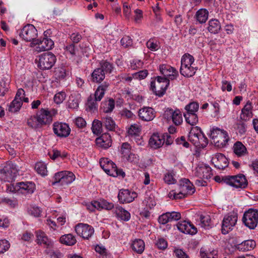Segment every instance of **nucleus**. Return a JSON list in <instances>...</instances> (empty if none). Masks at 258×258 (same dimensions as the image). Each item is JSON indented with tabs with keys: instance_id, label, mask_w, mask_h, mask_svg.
Listing matches in <instances>:
<instances>
[{
	"instance_id": "nucleus-62",
	"label": "nucleus",
	"mask_w": 258,
	"mask_h": 258,
	"mask_svg": "<svg viewBox=\"0 0 258 258\" xmlns=\"http://www.w3.org/2000/svg\"><path fill=\"white\" fill-rule=\"evenodd\" d=\"M133 41L129 36H124L120 40L121 45L124 47H127L132 45Z\"/></svg>"
},
{
	"instance_id": "nucleus-31",
	"label": "nucleus",
	"mask_w": 258,
	"mask_h": 258,
	"mask_svg": "<svg viewBox=\"0 0 258 258\" xmlns=\"http://www.w3.org/2000/svg\"><path fill=\"white\" fill-rule=\"evenodd\" d=\"M200 223L199 225L205 229H209L213 226L211 219L209 215H201L200 216Z\"/></svg>"
},
{
	"instance_id": "nucleus-60",
	"label": "nucleus",
	"mask_w": 258,
	"mask_h": 258,
	"mask_svg": "<svg viewBox=\"0 0 258 258\" xmlns=\"http://www.w3.org/2000/svg\"><path fill=\"white\" fill-rule=\"evenodd\" d=\"M66 50L67 53H69L72 56L76 55L78 51V49L74 43H71L66 46Z\"/></svg>"
},
{
	"instance_id": "nucleus-17",
	"label": "nucleus",
	"mask_w": 258,
	"mask_h": 258,
	"mask_svg": "<svg viewBox=\"0 0 258 258\" xmlns=\"http://www.w3.org/2000/svg\"><path fill=\"white\" fill-rule=\"evenodd\" d=\"M179 189V195H191L195 191L193 184L189 179L186 178H183L180 180Z\"/></svg>"
},
{
	"instance_id": "nucleus-3",
	"label": "nucleus",
	"mask_w": 258,
	"mask_h": 258,
	"mask_svg": "<svg viewBox=\"0 0 258 258\" xmlns=\"http://www.w3.org/2000/svg\"><path fill=\"white\" fill-rule=\"evenodd\" d=\"M169 85V80L165 77H157L156 80L151 82V89L159 97L163 96Z\"/></svg>"
},
{
	"instance_id": "nucleus-5",
	"label": "nucleus",
	"mask_w": 258,
	"mask_h": 258,
	"mask_svg": "<svg viewBox=\"0 0 258 258\" xmlns=\"http://www.w3.org/2000/svg\"><path fill=\"white\" fill-rule=\"evenodd\" d=\"M53 179L54 181L52 182L53 185L56 183H59L60 185H63L69 184L74 181L75 179V175L72 172L62 171L56 173L54 174Z\"/></svg>"
},
{
	"instance_id": "nucleus-25",
	"label": "nucleus",
	"mask_w": 258,
	"mask_h": 258,
	"mask_svg": "<svg viewBox=\"0 0 258 258\" xmlns=\"http://www.w3.org/2000/svg\"><path fill=\"white\" fill-rule=\"evenodd\" d=\"M164 144L162 136H160L158 133L153 134L149 141V145L151 148L157 149L161 147Z\"/></svg>"
},
{
	"instance_id": "nucleus-38",
	"label": "nucleus",
	"mask_w": 258,
	"mask_h": 258,
	"mask_svg": "<svg viewBox=\"0 0 258 258\" xmlns=\"http://www.w3.org/2000/svg\"><path fill=\"white\" fill-rule=\"evenodd\" d=\"M256 245L255 242L253 240H245L238 246V249L244 251L253 249Z\"/></svg>"
},
{
	"instance_id": "nucleus-54",
	"label": "nucleus",
	"mask_w": 258,
	"mask_h": 258,
	"mask_svg": "<svg viewBox=\"0 0 258 258\" xmlns=\"http://www.w3.org/2000/svg\"><path fill=\"white\" fill-rule=\"evenodd\" d=\"M199 108L198 103L196 102H191L186 105L185 109L187 113H195L198 111Z\"/></svg>"
},
{
	"instance_id": "nucleus-59",
	"label": "nucleus",
	"mask_w": 258,
	"mask_h": 258,
	"mask_svg": "<svg viewBox=\"0 0 258 258\" xmlns=\"http://www.w3.org/2000/svg\"><path fill=\"white\" fill-rule=\"evenodd\" d=\"M66 94L64 92L56 93L54 97V101L57 104H60L65 99Z\"/></svg>"
},
{
	"instance_id": "nucleus-12",
	"label": "nucleus",
	"mask_w": 258,
	"mask_h": 258,
	"mask_svg": "<svg viewBox=\"0 0 258 258\" xmlns=\"http://www.w3.org/2000/svg\"><path fill=\"white\" fill-rule=\"evenodd\" d=\"M31 44L37 45L36 50L41 52L51 49L54 45V42L51 39H47L45 38L37 39Z\"/></svg>"
},
{
	"instance_id": "nucleus-35",
	"label": "nucleus",
	"mask_w": 258,
	"mask_h": 258,
	"mask_svg": "<svg viewBox=\"0 0 258 258\" xmlns=\"http://www.w3.org/2000/svg\"><path fill=\"white\" fill-rule=\"evenodd\" d=\"M131 247L134 251L141 254L145 249V243L141 239H136L133 241Z\"/></svg>"
},
{
	"instance_id": "nucleus-50",
	"label": "nucleus",
	"mask_w": 258,
	"mask_h": 258,
	"mask_svg": "<svg viewBox=\"0 0 258 258\" xmlns=\"http://www.w3.org/2000/svg\"><path fill=\"white\" fill-rule=\"evenodd\" d=\"M100 65V67L99 68L104 72L105 75V74L111 73L113 68V65L106 60L101 61Z\"/></svg>"
},
{
	"instance_id": "nucleus-6",
	"label": "nucleus",
	"mask_w": 258,
	"mask_h": 258,
	"mask_svg": "<svg viewBox=\"0 0 258 258\" xmlns=\"http://www.w3.org/2000/svg\"><path fill=\"white\" fill-rule=\"evenodd\" d=\"M16 166L12 163H7L3 168L0 169L1 177L5 181L12 182L17 174Z\"/></svg>"
},
{
	"instance_id": "nucleus-44",
	"label": "nucleus",
	"mask_w": 258,
	"mask_h": 258,
	"mask_svg": "<svg viewBox=\"0 0 258 258\" xmlns=\"http://www.w3.org/2000/svg\"><path fill=\"white\" fill-rule=\"evenodd\" d=\"M186 122L191 125H195L198 122V117L195 113H184Z\"/></svg>"
},
{
	"instance_id": "nucleus-14",
	"label": "nucleus",
	"mask_w": 258,
	"mask_h": 258,
	"mask_svg": "<svg viewBox=\"0 0 258 258\" xmlns=\"http://www.w3.org/2000/svg\"><path fill=\"white\" fill-rule=\"evenodd\" d=\"M164 115L167 119H172L176 125H179L182 122V114L178 109L174 110L171 108H167L165 111Z\"/></svg>"
},
{
	"instance_id": "nucleus-39",
	"label": "nucleus",
	"mask_w": 258,
	"mask_h": 258,
	"mask_svg": "<svg viewBox=\"0 0 258 258\" xmlns=\"http://www.w3.org/2000/svg\"><path fill=\"white\" fill-rule=\"evenodd\" d=\"M209 16V12L205 9H201L198 10L196 14V18L197 20L200 23H205Z\"/></svg>"
},
{
	"instance_id": "nucleus-32",
	"label": "nucleus",
	"mask_w": 258,
	"mask_h": 258,
	"mask_svg": "<svg viewBox=\"0 0 258 258\" xmlns=\"http://www.w3.org/2000/svg\"><path fill=\"white\" fill-rule=\"evenodd\" d=\"M20 190L21 192H25L27 194H32L33 192L35 185L32 182H19Z\"/></svg>"
},
{
	"instance_id": "nucleus-16",
	"label": "nucleus",
	"mask_w": 258,
	"mask_h": 258,
	"mask_svg": "<svg viewBox=\"0 0 258 258\" xmlns=\"http://www.w3.org/2000/svg\"><path fill=\"white\" fill-rule=\"evenodd\" d=\"M137 197V195L135 192H131L128 189H120L118 194V201L121 204L131 203Z\"/></svg>"
},
{
	"instance_id": "nucleus-61",
	"label": "nucleus",
	"mask_w": 258,
	"mask_h": 258,
	"mask_svg": "<svg viewBox=\"0 0 258 258\" xmlns=\"http://www.w3.org/2000/svg\"><path fill=\"white\" fill-rule=\"evenodd\" d=\"M55 75L59 79H63L66 76V70L63 67L55 69Z\"/></svg>"
},
{
	"instance_id": "nucleus-7",
	"label": "nucleus",
	"mask_w": 258,
	"mask_h": 258,
	"mask_svg": "<svg viewBox=\"0 0 258 258\" xmlns=\"http://www.w3.org/2000/svg\"><path fill=\"white\" fill-rule=\"evenodd\" d=\"M37 30L32 24H27L22 29L20 36L27 42L33 43L37 37Z\"/></svg>"
},
{
	"instance_id": "nucleus-34",
	"label": "nucleus",
	"mask_w": 258,
	"mask_h": 258,
	"mask_svg": "<svg viewBox=\"0 0 258 258\" xmlns=\"http://www.w3.org/2000/svg\"><path fill=\"white\" fill-rule=\"evenodd\" d=\"M104 72L99 68L95 69L91 74L92 82L96 83H101L105 79Z\"/></svg>"
},
{
	"instance_id": "nucleus-4",
	"label": "nucleus",
	"mask_w": 258,
	"mask_h": 258,
	"mask_svg": "<svg viewBox=\"0 0 258 258\" xmlns=\"http://www.w3.org/2000/svg\"><path fill=\"white\" fill-rule=\"evenodd\" d=\"M242 222L250 229H254L258 224V210L249 209L244 213Z\"/></svg>"
},
{
	"instance_id": "nucleus-48",
	"label": "nucleus",
	"mask_w": 258,
	"mask_h": 258,
	"mask_svg": "<svg viewBox=\"0 0 258 258\" xmlns=\"http://www.w3.org/2000/svg\"><path fill=\"white\" fill-rule=\"evenodd\" d=\"M79 100L76 94H71L68 101V106L71 109H76L79 107Z\"/></svg>"
},
{
	"instance_id": "nucleus-22",
	"label": "nucleus",
	"mask_w": 258,
	"mask_h": 258,
	"mask_svg": "<svg viewBox=\"0 0 258 258\" xmlns=\"http://www.w3.org/2000/svg\"><path fill=\"white\" fill-rule=\"evenodd\" d=\"M96 145L102 149H107L112 145L111 136L108 134H103L96 139Z\"/></svg>"
},
{
	"instance_id": "nucleus-52",
	"label": "nucleus",
	"mask_w": 258,
	"mask_h": 258,
	"mask_svg": "<svg viewBox=\"0 0 258 258\" xmlns=\"http://www.w3.org/2000/svg\"><path fill=\"white\" fill-rule=\"evenodd\" d=\"M195 59L194 57L188 54H184L181 59V66L194 64Z\"/></svg>"
},
{
	"instance_id": "nucleus-42",
	"label": "nucleus",
	"mask_w": 258,
	"mask_h": 258,
	"mask_svg": "<svg viewBox=\"0 0 258 258\" xmlns=\"http://www.w3.org/2000/svg\"><path fill=\"white\" fill-rule=\"evenodd\" d=\"M103 124L102 121L95 119L92 122L91 130L94 134L99 135L103 132Z\"/></svg>"
},
{
	"instance_id": "nucleus-10",
	"label": "nucleus",
	"mask_w": 258,
	"mask_h": 258,
	"mask_svg": "<svg viewBox=\"0 0 258 258\" xmlns=\"http://www.w3.org/2000/svg\"><path fill=\"white\" fill-rule=\"evenodd\" d=\"M77 234L84 239H89L94 232V228L87 224L79 223L75 227Z\"/></svg>"
},
{
	"instance_id": "nucleus-23",
	"label": "nucleus",
	"mask_w": 258,
	"mask_h": 258,
	"mask_svg": "<svg viewBox=\"0 0 258 258\" xmlns=\"http://www.w3.org/2000/svg\"><path fill=\"white\" fill-rule=\"evenodd\" d=\"M108 165H109L108 169H106V173L108 175L113 177L118 176H125V173L122 170L118 169L115 164L110 159H109V164Z\"/></svg>"
},
{
	"instance_id": "nucleus-8",
	"label": "nucleus",
	"mask_w": 258,
	"mask_h": 258,
	"mask_svg": "<svg viewBox=\"0 0 258 258\" xmlns=\"http://www.w3.org/2000/svg\"><path fill=\"white\" fill-rule=\"evenodd\" d=\"M228 185L235 188H244L247 185V181L245 176L240 174L236 175H229L228 177L225 178Z\"/></svg>"
},
{
	"instance_id": "nucleus-36",
	"label": "nucleus",
	"mask_w": 258,
	"mask_h": 258,
	"mask_svg": "<svg viewBox=\"0 0 258 258\" xmlns=\"http://www.w3.org/2000/svg\"><path fill=\"white\" fill-rule=\"evenodd\" d=\"M208 30L211 33L217 34L221 29V24L217 19H211L209 21Z\"/></svg>"
},
{
	"instance_id": "nucleus-18",
	"label": "nucleus",
	"mask_w": 258,
	"mask_h": 258,
	"mask_svg": "<svg viewBox=\"0 0 258 258\" xmlns=\"http://www.w3.org/2000/svg\"><path fill=\"white\" fill-rule=\"evenodd\" d=\"M138 115L142 120L150 121L155 117V112L152 107H144L138 111Z\"/></svg>"
},
{
	"instance_id": "nucleus-19",
	"label": "nucleus",
	"mask_w": 258,
	"mask_h": 258,
	"mask_svg": "<svg viewBox=\"0 0 258 258\" xmlns=\"http://www.w3.org/2000/svg\"><path fill=\"white\" fill-rule=\"evenodd\" d=\"M36 115L41 127L50 124L52 121V117L50 112L46 109H41L38 111Z\"/></svg>"
},
{
	"instance_id": "nucleus-63",
	"label": "nucleus",
	"mask_w": 258,
	"mask_h": 258,
	"mask_svg": "<svg viewBox=\"0 0 258 258\" xmlns=\"http://www.w3.org/2000/svg\"><path fill=\"white\" fill-rule=\"evenodd\" d=\"M162 136L164 143H165L166 145H170L173 143L174 138L168 133H164Z\"/></svg>"
},
{
	"instance_id": "nucleus-55",
	"label": "nucleus",
	"mask_w": 258,
	"mask_h": 258,
	"mask_svg": "<svg viewBox=\"0 0 258 258\" xmlns=\"http://www.w3.org/2000/svg\"><path fill=\"white\" fill-rule=\"evenodd\" d=\"M208 144V140L201 131V134L200 135V137L199 138L198 145H197V147L204 148L207 146Z\"/></svg>"
},
{
	"instance_id": "nucleus-45",
	"label": "nucleus",
	"mask_w": 258,
	"mask_h": 258,
	"mask_svg": "<svg viewBox=\"0 0 258 258\" xmlns=\"http://www.w3.org/2000/svg\"><path fill=\"white\" fill-rule=\"evenodd\" d=\"M22 104V101H19L14 99L8 105V111L12 113L17 112L20 110Z\"/></svg>"
},
{
	"instance_id": "nucleus-13",
	"label": "nucleus",
	"mask_w": 258,
	"mask_h": 258,
	"mask_svg": "<svg viewBox=\"0 0 258 258\" xmlns=\"http://www.w3.org/2000/svg\"><path fill=\"white\" fill-rule=\"evenodd\" d=\"M195 175L201 179H209L213 175L212 170L209 166L200 163L196 168Z\"/></svg>"
},
{
	"instance_id": "nucleus-57",
	"label": "nucleus",
	"mask_w": 258,
	"mask_h": 258,
	"mask_svg": "<svg viewBox=\"0 0 258 258\" xmlns=\"http://www.w3.org/2000/svg\"><path fill=\"white\" fill-rule=\"evenodd\" d=\"M10 247L9 242L7 240H0V253H2L8 250Z\"/></svg>"
},
{
	"instance_id": "nucleus-28",
	"label": "nucleus",
	"mask_w": 258,
	"mask_h": 258,
	"mask_svg": "<svg viewBox=\"0 0 258 258\" xmlns=\"http://www.w3.org/2000/svg\"><path fill=\"white\" fill-rule=\"evenodd\" d=\"M91 206L98 210L105 209L110 210L114 208L112 203L108 202L104 200H100L99 201H94L92 202Z\"/></svg>"
},
{
	"instance_id": "nucleus-58",
	"label": "nucleus",
	"mask_w": 258,
	"mask_h": 258,
	"mask_svg": "<svg viewBox=\"0 0 258 258\" xmlns=\"http://www.w3.org/2000/svg\"><path fill=\"white\" fill-rule=\"evenodd\" d=\"M140 128L139 125L136 124L132 125L128 130V134L131 136H136L140 132Z\"/></svg>"
},
{
	"instance_id": "nucleus-37",
	"label": "nucleus",
	"mask_w": 258,
	"mask_h": 258,
	"mask_svg": "<svg viewBox=\"0 0 258 258\" xmlns=\"http://www.w3.org/2000/svg\"><path fill=\"white\" fill-rule=\"evenodd\" d=\"M98 101L96 100L92 95H90L88 98L87 102L86 104V110L90 112H95L97 110Z\"/></svg>"
},
{
	"instance_id": "nucleus-49",
	"label": "nucleus",
	"mask_w": 258,
	"mask_h": 258,
	"mask_svg": "<svg viewBox=\"0 0 258 258\" xmlns=\"http://www.w3.org/2000/svg\"><path fill=\"white\" fill-rule=\"evenodd\" d=\"M114 106V100L112 98H110L108 101L104 103L103 106L101 108L103 112L109 113L113 110Z\"/></svg>"
},
{
	"instance_id": "nucleus-9",
	"label": "nucleus",
	"mask_w": 258,
	"mask_h": 258,
	"mask_svg": "<svg viewBox=\"0 0 258 258\" xmlns=\"http://www.w3.org/2000/svg\"><path fill=\"white\" fill-rule=\"evenodd\" d=\"M237 221V216L236 214H228L225 216L223 220L221 231L223 234H227L232 229Z\"/></svg>"
},
{
	"instance_id": "nucleus-2",
	"label": "nucleus",
	"mask_w": 258,
	"mask_h": 258,
	"mask_svg": "<svg viewBox=\"0 0 258 258\" xmlns=\"http://www.w3.org/2000/svg\"><path fill=\"white\" fill-rule=\"evenodd\" d=\"M56 61L55 55L51 52L43 53L36 59L37 67L42 70L50 69L54 65Z\"/></svg>"
},
{
	"instance_id": "nucleus-56",
	"label": "nucleus",
	"mask_w": 258,
	"mask_h": 258,
	"mask_svg": "<svg viewBox=\"0 0 258 258\" xmlns=\"http://www.w3.org/2000/svg\"><path fill=\"white\" fill-rule=\"evenodd\" d=\"M173 253L176 258H190L189 255L181 248H175Z\"/></svg>"
},
{
	"instance_id": "nucleus-20",
	"label": "nucleus",
	"mask_w": 258,
	"mask_h": 258,
	"mask_svg": "<svg viewBox=\"0 0 258 258\" xmlns=\"http://www.w3.org/2000/svg\"><path fill=\"white\" fill-rule=\"evenodd\" d=\"M211 161L214 166L219 169H223L228 165V159L222 153L216 154L212 158Z\"/></svg>"
},
{
	"instance_id": "nucleus-53",
	"label": "nucleus",
	"mask_w": 258,
	"mask_h": 258,
	"mask_svg": "<svg viewBox=\"0 0 258 258\" xmlns=\"http://www.w3.org/2000/svg\"><path fill=\"white\" fill-rule=\"evenodd\" d=\"M35 169L37 173L42 176H45L47 173L46 165L42 162H38L35 164Z\"/></svg>"
},
{
	"instance_id": "nucleus-24",
	"label": "nucleus",
	"mask_w": 258,
	"mask_h": 258,
	"mask_svg": "<svg viewBox=\"0 0 258 258\" xmlns=\"http://www.w3.org/2000/svg\"><path fill=\"white\" fill-rule=\"evenodd\" d=\"M253 116L252 106L250 101H248L241 110L240 119L244 121L249 120Z\"/></svg>"
},
{
	"instance_id": "nucleus-51",
	"label": "nucleus",
	"mask_w": 258,
	"mask_h": 258,
	"mask_svg": "<svg viewBox=\"0 0 258 258\" xmlns=\"http://www.w3.org/2000/svg\"><path fill=\"white\" fill-rule=\"evenodd\" d=\"M240 119L234 125V129L238 132V133L242 135H244L246 131V126L245 123Z\"/></svg>"
},
{
	"instance_id": "nucleus-26",
	"label": "nucleus",
	"mask_w": 258,
	"mask_h": 258,
	"mask_svg": "<svg viewBox=\"0 0 258 258\" xmlns=\"http://www.w3.org/2000/svg\"><path fill=\"white\" fill-rule=\"evenodd\" d=\"M36 241L38 244L43 245L44 247L47 248L51 246L52 244L45 233L40 230L36 232Z\"/></svg>"
},
{
	"instance_id": "nucleus-43",
	"label": "nucleus",
	"mask_w": 258,
	"mask_h": 258,
	"mask_svg": "<svg viewBox=\"0 0 258 258\" xmlns=\"http://www.w3.org/2000/svg\"><path fill=\"white\" fill-rule=\"evenodd\" d=\"M103 126L108 131H113L115 127V123L111 117H103L102 119Z\"/></svg>"
},
{
	"instance_id": "nucleus-40",
	"label": "nucleus",
	"mask_w": 258,
	"mask_h": 258,
	"mask_svg": "<svg viewBox=\"0 0 258 258\" xmlns=\"http://www.w3.org/2000/svg\"><path fill=\"white\" fill-rule=\"evenodd\" d=\"M59 241L61 243L67 245H73L77 242L75 237L71 234L61 236L60 237Z\"/></svg>"
},
{
	"instance_id": "nucleus-11",
	"label": "nucleus",
	"mask_w": 258,
	"mask_h": 258,
	"mask_svg": "<svg viewBox=\"0 0 258 258\" xmlns=\"http://www.w3.org/2000/svg\"><path fill=\"white\" fill-rule=\"evenodd\" d=\"M53 131L57 137L66 138L69 136L71 128L66 123L55 122L53 124Z\"/></svg>"
},
{
	"instance_id": "nucleus-41",
	"label": "nucleus",
	"mask_w": 258,
	"mask_h": 258,
	"mask_svg": "<svg viewBox=\"0 0 258 258\" xmlns=\"http://www.w3.org/2000/svg\"><path fill=\"white\" fill-rule=\"evenodd\" d=\"M164 181L168 184H172L176 183V172L173 170L168 171L163 177Z\"/></svg>"
},
{
	"instance_id": "nucleus-46",
	"label": "nucleus",
	"mask_w": 258,
	"mask_h": 258,
	"mask_svg": "<svg viewBox=\"0 0 258 258\" xmlns=\"http://www.w3.org/2000/svg\"><path fill=\"white\" fill-rule=\"evenodd\" d=\"M200 256L201 258H218L216 250H206L203 248L200 250Z\"/></svg>"
},
{
	"instance_id": "nucleus-1",
	"label": "nucleus",
	"mask_w": 258,
	"mask_h": 258,
	"mask_svg": "<svg viewBox=\"0 0 258 258\" xmlns=\"http://www.w3.org/2000/svg\"><path fill=\"white\" fill-rule=\"evenodd\" d=\"M210 137L215 145L219 148L224 147L229 141L227 132L218 127L213 128L211 131Z\"/></svg>"
},
{
	"instance_id": "nucleus-33",
	"label": "nucleus",
	"mask_w": 258,
	"mask_h": 258,
	"mask_svg": "<svg viewBox=\"0 0 258 258\" xmlns=\"http://www.w3.org/2000/svg\"><path fill=\"white\" fill-rule=\"evenodd\" d=\"M234 153L238 157L243 156L247 154V149L245 146L240 142H236L233 146Z\"/></svg>"
},
{
	"instance_id": "nucleus-29",
	"label": "nucleus",
	"mask_w": 258,
	"mask_h": 258,
	"mask_svg": "<svg viewBox=\"0 0 258 258\" xmlns=\"http://www.w3.org/2000/svg\"><path fill=\"white\" fill-rule=\"evenodd\" d=\"M201 132V128L199 126H196L191 128L188 134V141L196 147L198 145L199 138Z\"/></svg>"
},
{
	"instance_id": "nucleus-21",
	"label": "nucleus",
	"mask_w": 258,
	"mask_h": 258,
	"mask_svg": "<svg viewBox=\"0 0 258 258\" xmlns=\"http://www.w3.org/2000/svg\"><path fill=\"white\" fill-rule=\"evenodd\" d=\"M177 229L185 234L194 235L197 233V228L189 222L183 221L178 222L177 224Z\"/></svg>"
},
{
	"instance_id": "nucleus-47",
	"label": "nucleus",
	"mask_w": 258,
	"mask_h": 258,
	"mask_svg": "<svg viewBox=\"0 0 258 258\" xmlns=\"http://www.w3.org/2000/svg\"><path fill=\"white\" fill-rule=\"evenodd\" d=\"M27 124L32 128L37 129L41 127L36 115L30 116L27 119Z\"/></svg>"
},
{
	"instance_id": "nucleus-15",
	"label": "nucleus",
	"mask_w": 258,
	"mask_h": 258,
	"mask_svg": "<svg viewBox=\"0 0 258 258\" xmlns=\"http://www.w3.org/2000/svg\"><path fill=\"white\" fill-rule=\"evenodd\" d=\"M159 70L161 74L169 80L175 79L178 76V71L174 68L167 64L160 66Z\"/></svg>"
},
{
	"instance_id": "nucleus-27",
	"label": "nucleus",
	"mask_w": 258,
	"mask_h": 258,
	"mask_svg": "<svg viewBox=\"0 0 258 258\" xmlns=\"http://www.w3.org/2000/svg\"><path fill=\"white\" fill-rule=\"evenodd\" d=\"M113 213L116 217L121 220L127 221L130 219V213L121 206H117L113 209Z\"/></svg>"
},
{
	"instance_id": "nucleus-64",
	"label": "nucleus",
	"mask_w": 258,
	"mask_h": 258,
	"mask_svg": "<svg viewBox=\"0 0 258 258\" xmlns=\"http://www.w3.org/2000/svg\"><path fill=\"white\" fill-rule=\"evenodd\" d=\"M131 146L130 144L127 142L123 143L121 145V152L123 156L127 155L130 152L131 150Z\"/></svg>"
},
{
	"instance_id": "nucleus-30",
	"label": "nucleus",
	"mask_w": 258,
	"mask_h": 258,
	"mask_svg": "<svg viewBox=\"0 0 258 258\" xmlns=\"http://www.w3.org/2000/svg\"><path fill=\"white\" fill-rule=\"evenodd\" d=\"M195 64L181 66L180 73L181 75L185 77H191L195 75L197 70V68L194 67Z\"/></svg>"
}]
</instances>
